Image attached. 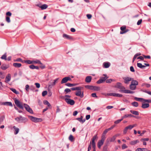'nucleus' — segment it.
<instances>
[{"instance_id": "obj_1", "label": "nucleus", "mask_w": 151, "mask_h": 151, "mask_svg": "<svg viewBox=\"0 0 151 151\" xmlns=\"http://www.w3.org/2000/svg\"><path fill=\"white\" fill-rule=\"evenodd\" d=\"M15 104L16 106L20 109L23 110L24 107L26 110L30 113L32 114L33 113L32 109L27 104H24V106L22 103L20 102L18 100L15 98L14 99Z\"/></svg>"}, {"instance_id": "obj_2", "label": "nucleus", "mask_w": 151, "mask_h": 151, "mask_svg": "<svg viewBox=\"0 0 151 151\" xmlns=\"http://www.w3.org/2000/svg\"><path fill=\"white\" fill-rule=\"evenodd\" d=\"M15 120L19 123H25L28 121L27 118L23 117L21 116H20L19 117H17L15 119Z\"/></svg>"}, {"instance_id": "obj_3", "label": "nucleus", "mask_w": 151, "mask_h": 151, "mask_svg": "<svg viewBox=\"0 0 151 151\" xmlns=\"http://www.w3.org/2000/svg\"><path fill=\"white\" fill-rule=\"evenodd\" d=\"M138 84V82L135 80H133L131 82V84L129 85V88L131 90H132L136 89V86Z\"/></svg>"}, {"instance_id": "obj_4", "label": "nucleus", "mask_w": 151, "mask_h": 151, "mask_svg": "<svg viewBox=\"0 0 151 151\" xmlns=\"http://www.w3.org/2000/svg\"><path fill=\"white\" fill-rule=\"evenodd\" d=\"M29 117L32 122L35 123L41 122L42 121V119L41 118H37L32 116H29Z\"/></svg>"}, {"instance_id": "obj_5", "label": "nucleus", "mask_w": 151, "mask_h": 151, "mask_svg": "<svg viewBox=\"0 0 151 151\" xmlns=\"http://www.w3.org/2000/svg\"><path fill=\"white\" fill-rule=\"evenodd\" d=\"M114 87L120 89L119 90V91L121 92V90H124L125 89V87L122 86V83L120 82H117L116 83V84L115 86H114Z\"/></svg>"}, {"instance_id": "obj_6", "label": "nucleus", "mask_w": 151, "mask_h": 151, "mask_svg": "<svg viewBox=\"0 0 151 151\" xmlns=\"http://www.w3.org/2000/svg\"><path fill=\"white\" fill-rule=\"evenodd\" d=\"M135 126V124L133 125H130L126 127L123 130V134H126L127 132V130H131L132 129L133 127H134Z\"/></svg>"}, {"instance_id": "obj_7", "label": "nucleus", "mask_w": 151, "mask_h": 151, "mask_svg": "<svg viewBox=\"0 0 151 151\" xmlns=\"http://www.w3.org/2000/svg\"><path fill=\"white\" fill-rule=\"evenodd\" d=\"M122 78L124 80V83L126 84H129L130 81H132L133 80H134L133 78L129 77H123Z\"/></svg>"}, {"instance_id": "obj_8", "label": "nucleus", "mask_w": 151, "mask_h": 151, "mask_svg": "<svg viewBox=\"0 0 151 151\" xmlns=\"http://www.w3.org/2000/svg\"><path fill=\"white\" fill-rule=\"evenodd\" d=\"M106 95L108 96H111L119 97H122L123 96V95L122 94L116 93H107Z\"/></svg>"}, {"instance_id": "obj_9", "label": "nucleus", "mask_w": 151, "mask_h": 151, "mask_svg": "<svg viewBox=\"0 0 151 151\" xmlns=\"http://www.w3.org/2000/svg\"><path fill=\"white\" fill-rule=\"evenodd\" d=\"M65 100L68 104H69L71 105H74L75 103V101L70 99L66 98L65 99Z\"/></svg>"}, {"instance_id": "obj_10", "label": "nucleus", "mask_w": 151, "mask_h": 151, "mask_svg": "<svg viewBox=\"0 0 151 151\" xmlns=\"http://www.w3.org/2000/svg\"><path fill=\"white\" fill-rule=\"evenodd\" d=\"M121 31L120 32V34H122L126 33L129 31V29H126V26H123L120 27Z\"/></svg>"}, {"instance_id": "obj_11", "label": "nucleus", "mask_w": 151, "mask_h": 151, "mask_svg": "<svg viewBox=\"0 0 151 151\" xmlns=\"http://www.w3.org/2000/svg\"><path fill=\"white\" fill-rule=\"evenodd\" d=\"M98 138L97 135L96 134L94 136L92 139V141L90 142V143H91L92 146H96V144L95 142V140L96 139H97Z\"/></svg>"}, {"instance_id": "obj_12", "label": "nucleus", "mask_w": 151, "mask_h": 151, "mask_svg": "<svg viewBox=\"0 0 151 151\" xmlns=\"http://www.w3.org/2000/svg\"><path fill=\"white\" fill-rule=\"evenodd\" d=\"M1 105L7 106H9L11 107L13 106L12 103L11 102L7 101L5 102H1Z\"/></svg>"}, {"instance_id": "obj_13", "label": "nucleus", "mask_w": 151, "mask_h": 151, "mask_svg": "<svg viewBox=\"0 0 151 151\" xmlns=\"http://www.w3.org/2000/svg\"><path fill=\"white\" fill-rule=\"evenodd\" d=\"M123 118V119H124V118H126L127 117H132L134 118H138V117H137L136 116L133 115H132L131 114H125L124 116L122 117Z\"/></svg>"}, {"instance_id": "obj_14", "label": "nucleus", "mask_w": 151, "mask_h": 151, "mask_svg": "<svg viewBox=\"0 0 151 151\" xmlns=\"http://www.w3.org/2000/svg\"><path fill=\"white\" fill-rule=\"evenodd\" d=\"M122 93H131L132 94L134 93V92L132 91L131 90L124 89V90H121L120 91Z\"/></svg>"}, {"instance_id": "obj_15", "label": "nucleus", "mask_w": 151, "mask_h": 151, "mask_svg": "<svg viewBox=\"0 0 151 151\" xmlns=\"http://www.w3.org/2000/svg\"><path fill=\"white\" fill-rule=\"evenodd\" d=\"M63 37L69 40H73V37L71 36L67 35L65 34H63Z\"/></svg>"}, {"instance_id": "obj_16", "label": "nucleus", "mask_w": 151, "mask_h": 151, "mask_svg": "<svg viewBox=\"0 0 151 151\" xmlns=\"http://www.w3.org/2000/svg\"><path fill=\"white\" fill-rule=\"evenodd\" d=\"M83 116H81L80 118H77L76 119L81 122V123L83 124L85 121L86 119H83Z\"/></svg>"}, {"instance_id": "obj_17", "label": "nucleus", "mask_w": 151, "mask_h": 151, "mask_svg": "<svg viewBox=\"0 0 151 151\" xmlns=\"http://www.w3.org/2000/svg\"><path fill=\"white\" fill-rule=\"evenodd\" d=\"M139 142V141L138 139L131 141L129 142L130 145H134L136 144L137 143Z\"/></svg>"}, {"instance_id": "obj_18", "label": "nucleus", "mask_w": 151, "mask_h": 151, "mask_svg": "<svg viewBox=\"0 0 151 151\" xmlns=\"http://www.w3.org/2000/svg\"><path fill=\"white\" fill-rule=\"evenodd\" d=\"M91 79L92 77L91 76H87L86 78L85 81L86 83H89L91 82Z\"/></svg>"}, {"instance_id": "obj_19", "label": "nucleus", "mask_w": 151, "mask_h": 151, "mask_svg": "<svg viewBox=\"0 0 151 151\" xmlns=\"http://www.w3.org/2000/svg\"><path fill=\"white\" fill-rule=\"evenodd\" d=\"M43 104L45 105H47V106L49 107L50 109H51L52 108V106L48 102V101L47 100H44L43 101Z\"/></svg>"}, {"instance_id": "obj_20", "label": "nucleus", "mask_w": 151, "mask_h": 151, "mask_svg": "<svg viewBox=\"0 0 151 151\" xmlns=\"http://www.w3.org/2000/svg\"><path fill=\"white\" fill-rule=\"evenodd\" d=\"M13 66L15 68H19L22 66V64L18 63H14L13 64Z\"/></svg>"}, {"instance_id": "obj_21", "label": "nucleus", "mask_w": 151, "mask_h": 151, "mask_svg": "<svg viewBox=\"0 0 151 151\" xmlns=\"http://www.w3.org/2000/svg\"><path fill=\"white\" fill-rule=\"evenodd\" d=\"M149 106V104L148 103H142L141 107L143 109H146L148 108Z\"/></svg>"}, {"instance_id": "obj_22", "label": "nucleus", "mask_w": 151, "mask_h": 151, "mask_svg": "<svg viewBox=\"0 0 151 151\" xmlns=\"http://www.w3.org/2000/svg\"><path fill=\"white\" fill-rule=\"evenodd\" d=\"M110 63L109 62H104L103 64L104 67L105 68H108L110 65Z\"/></svg>"}, {"instance_id": "obj_23", "label": "nucleus", "mask_w": 151, "mask_h": 151, "mask_svg": "<svg viewBox=\"0 0 151 151\" xmlns=\"http://www.w3.org/2000/svg\"><path fill=\"white\" fill-rule=\"evenodd\" d=\"M104 142L101 141V140H100L98 141V142L97 146L98 147L99 149H100L101 148V146L103 145Z\"/></svg>"}, {"instance_id": "obj_24", "label": "nucleus", "mask_w": 151, "mask_h": 151, "mask_svg": "<svg viewBox=\"0 0 151 151\" xmlns=\"http://www.w3.org/2000/svg\"><path fill=\"white\" fill-rule=\"evenodd\" d=\"M9 67L8 65H6L5 64H3L1 66V68L3 70H5L6 69Z\"/></svg>"}, {"instance_id": "obj_25", "label": "nucleus", "mask_w": 151, "mask_h": 151, "mask_svg": "<svg viewBox=\"0 0 151 151\" xmlns=\"http://www.w3.org/2000/svg\"><path fill=\"white\" fill-rule=\"evenodd\" d=\"M11 77L10 76V74H9L6 76L5 78V81L6 82H8L10 81L11 80Z\"/></svg>"}, {"instance_id": "obj_26", "label": "nucleus", "mask_w": 151, "mask_h": 151, "mask_svg": "<svg viewBox=\"0 0 151 151\" xmlns=\"http://www.w3.org/2000/svg\"><path fill=\"white\" fill-rule=\"evenodd\" d=\"M13 128L15 130V132H14V134H17L19 131V129L18 128L16 127L15 126L13 127Z\"/></svg>"}, {"instance_id": "obj_27", "label": "nucleus", "mask_w": 151, "mask_h": 151, "mask_svg": "<svg viewBox=\"0 0 151 151\" xmlns=\"http://www.w3.org/2000/svg\"><path fill=\"white\" fill-rule=\"evenodd\" d=\"M32 64L33 63H37L39 64L40 65H42V63L41 62L38 60H32Z\"/></svg>"}, {"instance_id": "obj_28", "label": "nucleus", "mask_w": 151, "mask_h": 151, "mask_svg": "<svg viewBox=\"0 0 151 151\" xmlns=\"http://www.w3.org/2000/svg\"><path fill=\"white\" fill-rule=\"evenodd\" d=\"M130 111L131 113L134 115H139V113L138 111L130 110Z\"/></svg>"}, {"instance_id": "obj_29", "label": "nucleus", "mask_w": 151, "mask_h": 151, "mask_svg": "<svg viewBox=\"0 0 151 151\" xmlns=\"http://www.w3.org/2000/svg\"><path fill=\"white\" fill-rule=\"evenodd\" d=\"M141 55V54L140 53H136V54H135L134 55L133 58V60H132V62L133 63L134 62L137 56H140Z\"/></svg>"}, {"instance_id": "obj_30", "label": "nucleus", "mask_w": 151, "mask_h": 151, "mask_svg": "<svg viewBox=\"0 0 151 151\" xmlns=\"http://www.w3.org/2000/svg\"><path fill=\"white\" fill-rule=\"evenodd\" d=\"M59 78H56L54 80V82L52 83H51L50 85H49V87L50 86H54L55 84L57 81L59 79Z\"/></svg>"}, {"instance_id": "obj_31", "label": "nucleus", "mask_w": 151, "mask_h": 151, "mask_svg": "<svg viewBox=\"0 0 151 151\" xmlns=\"http://www.w3.org/2000/svg\"><path fill=\"white\" fill-rule=\"evenodd\" d=\"M1 58L3 60H7V55L6 53H5L3 55H2L1 57Z\"/></svg>"}, {"instance_id": "obj_32", "label": "nucleus", "mask_w": 151, "mask_h": 151, "mask_svg": "<svg viewBox=\"0 0 151 151\" xmlns=\"http://www.w3.org/2000/svg\"><path fill=\"white\" fill-rule=\"evenodd\" d=\"M48 7V5L46 4H44L42 5L40 7L42 10L46 9Z\"/></svg>"}, {"instance_id": "obj_33", "label": "nucleus", "mask_w": 151, "mask_h": 151, "mask_svg": "<svg viewBox=\"0 0 151 151\" xmlns=\"http://www.w3.org/2000/svg\"><path fill=\"white\" fill-rule=\"evenodd\" d=\"M104 77H101L100 78L101 80H103V81H105L108 78V77H107L106 74H104Z\"/></svg>"}, {"instance_id": "obj_34", "label": "nucleus", "mask_w": 151, "mask_h": 151, "mask_svg": "<svg viewBox=\"0 0 151 151\" xmlns=\"http://www.w3.org/2000/svg\"><path fill=\"white\" fill-rule=\"evenodd\" d=\"M10 90L12 91L14 93H15L16 94H19V92L17 91H16V90L13 88H10Z\"/></svg>"}, {"instance_id": "obj_35", "label": "nucleus", "mask_w": 151, "mask_h": 151, "mask_svg": "<svg viewBox=\"0 0 151 151\" xmlns=\"http://www.w3.org/2000/svg\"><path fill=\"white\" fill-rule=\"evenodd\" d=\"M93 86L91 85H86L85 86V87L89 89L93 90Z\"/></svg>"}, {"instance_id": "obj_36", "label": "nucleus", "mask_w": 151, "mask_h": 151, "mask_svg": "<svg viewBox=\"0 0 151 151\" xmlns=\"http://www.w3.org/2000/svg\"><path fill=\"white\" fill-rule=\"evenodd\" d=\"M131 104L133 106L135 107H137L138 106V102L136 101H134L132 102L131 103Z\"/></svg>"}, {"instance_id": "obj_37", "label": "nucleus", "mask_w": 151, "mask_h": 151, "mask_svg": "<svg viewBox=\"0 0 151 151\" xmlns=\"http://www.w3.org/2000/svg\"><path fill=\"white\" fill-rule=\"evenodd\" d=\"M68 82L67 78L66 77L63 78L61 81V83L62 84L64 83H66Z\"/></svg>"}, {"instance_id": "obj_38", "label": "nucleus", "mask_w": 151, "mask_h": 151, "mask_svg": "<svg viewBox=\"0 0 151 151\" xmlns=\"http://www.w3.org/2000/svg\"><path fill=\"white\" fill-rule=\"evenodd\" d=\"M24 63H25L29 64H32V60H24Z\"/></svg>"}, {"instance_id": "obj_39", "label": "nucleus", "mask_w": 151, "mask_h": 151, "mask_svg": "<svg viewBox=\"0 0 151 151\" xmlns=\"http://www.w3.org/2000/svg\"><path fill=\"white\" fill-rule=\"evenodd\" d=\"M81 91H78L75 93V95L77 96H80L81 97Z\"/></svg>"}, {"instance_id": "obj_40", "label": "nucleus", "mask_w": 151, "mask_h": 151, "mask_svg": "<svg viewBox=\"0 0 151 151\" xmlns=\"http://www.w3.org/2000/svg\"><path fill=\"white\" fill-rule=\"evenodd\" d=\"M100 89V88L99 86H94L93 88V90L95 91H98Z\"/></svg>"}, {"instance_id": "obj_41", "label": "nucleus", "mask_w": 151, "mask_h": 151, "mask_svg": "<svg viewBox=\"0 0 151 151\" xmlns=\"http://www.w3.org/2000/svg\"><path fill=\"white\" fill-rule=\"evenodd\" d=\"M69 139L71 142H73L74 141V139L73 136L70 134L69 137Z\"/></svg>"}, {"instance_id": "obj_42", "label": "nucleus", "mask_w": 151, "mask_h": 151, "mask_svg": "<svg viewBox=\"0 0 151 151\" xmlns=\"http://www.w3.org/2000/svg\"><path fill=\"white\" fill-rule=\"evenodd\" d=\"M137 101H141V102H143L144 99L142 98H137V97H135L134 98Z\"/></svg>"}, {"instance_id": "obj_43", "label": "nucleus", "mask_w": 151, "mask_h": 151, "mask_svg": "<svg viewBox=\"0 0 151 151\" xmlns=\"http://www.w3.org/2000/svg\"><path fill=\"white\" fill-rule=\"evenodd\" d=\"M65 85L68 87H71L72 86H75L76 84H72L70 83H67L65 84Z\"/></svg>"}, {"instance_id": "obj_44", "label": "nucleus", "mask_w": 151, "mask_h": 151, "mask_svg": "<svg viewBox=\"0 0 151 151\" xmlns=\"http://www.w3.org/2000/svg\"><path fill=\"white\" fill-rule=\"evenodd\" d=\"M14 61H15V62H20L24 63V60H22L20 58H18L16 60H14Z\"/></svg>"}, {"instance_id": "obj_45", "label": "nucleus", "mask_w": 151, "mask_h": 151, "mask_svg": "<svg viewBox=\"0 0 151 151\" xmlns=\"http://www.w3.org/2000/svg\"><path fill=\"white\" fill-rule=\"evenodd\" d=\"M123 119L122 117L121 119H118V120H117L115 121L114 122V123L115 124H117L119 123Z\"/></svg>"}, {"instance_id": "obj_46", "label": "nucleus", "mask_w": 151, "mask_h": 151, "mask_svg": "<svg viewBox=\"0 0 151 151\" xmlns=\"http://www.w3.org/2000/svg\"><path fill=\"white\" fill-rule=\"evenodd\" d=\"M116 138L114 136H113L112 137L110 138V142H114L115 141V139Z\"/></svg>"}, {"instance_id": "obj_47", "label": "nucleus", "mask_w": 151, "mask_h": 151, "mask_svg": "<svg viewBox=\"0 0 151 151\" xmlns=\"http://www.w3.org/2000/svg\"><path fill=\"white\" fill-rule=\"evenodd\" d=\"M105 138H106L105 135L102 134V135L101 137V140L104 142V141L105 140Z\"/></svg>"}, {"instance_id": "obj_48", "label": "nucleus", "mask_w": 151, "mask_h": 151, "mask_svg": "<svg viewBox=\"0 0 151 151\" xmlns=\"http://www.w3.org/2000/svg\"><path fill=\"white\" fill-rule=\"evenodd\" d=\"M6 20L7 22L9 23L10 22V18L9 17L6 16Z\"/></svg>"}, {"instance_id": "obj_49", "label": "nucleus", "mask_w": 151, "mask_h": 151, "mask_svg": "<svg viewBox=\"0 0 151 151\" xmlns=\"http://www.w3.org/2000/svg\"><path fill=\"white\" fill-rule=\"evenodd\" d=\"M106 80V82L107 83H111V82L114 81V80L111 79H109Z\"/></svg>"}, {"instance_id": "obj_50", "label": "nucleus", "mask_w": 151, "mask_h": 151, "mask_svg": "<svg viewBox=\"0 0 151 151\" xmlns=\"http://www.w3.org/2000/svg\"><path fill=\"white\" fill-rule=\"evenodd\" d=\"M127 146L125 144H123L122 146V150H124L126 148H127Z\"/></svg>"}, {"instance_id": "obj_51", "label": "nucleus", "mask_w": 151, "mask_h": 151, "mask_svg": "<svg viewBox=\"0 0 151 151\" xmlns=\"http://www.w3.org/2000/svg\"><path fill=\"white\" fill-rule=\"evenodd\" d=\"M71 91V90L69 88H66L64 92H65L66 94L68 93V92Z\"/></svg>"}, {"instance_id": "obj_52", "label": "nucleus", "mask_w": 151, "mask_h": 151, "mask_svg": "<svg viewBox=\"0 0 151 151\" xmlns=\"http://www.w3.org/2000/svg\"><path fill=\"white\" fill-rule=\"evenodd\" d=\"M47 91H44L42 92V95L43 96H44L47 94Z\"/></svg>"}, {"instance_id": "obj_53", "label": "nucleus", "mask_w": 151, "mask_h": 151, "mask_svg": "<svg viewBox=\"0 0 151 151\" xmlns=\"http://www.w3.org/2000/svg\"><path fill=\"white\" fill-rule=\"evenodd\" d=\"M12 13L10 12H7L6 13V16L9 17L11 16H12Z\"/></svg>"}, {"instance_id": "obj_54", "label": "nucleus", "mask_w": 151, "mask_h": 151, "mask_svg": "<svg viewBox=\"0 0 151 151\" xmlns=\"http://www.w3.org/2000/svg\"><path fill=\"white\" fill-rule=\"evenodd\" d=\"M83 89V87H82L79 86L76 87V90L81 91V89Z\"/></svg>"}, {"instance_id": "obj_55", "label": "nucleus", "mask_w": 151, "mask_h": 151, "mask_svg": "<svg viewBox=\"0 0 151 151\" xmlns=\"http://www.w3.org/2000/svg\"><path fill=\"white\" fill-rule=\"evenodd\" d=\"M29 68L32 69H35V66L34 65H31L29 66Z\"/></svg>"}, {"instance_id": "obj_56", "label": "nucleus", "mask_w": 151, "mask_h": 151, "mask_svg": "<svg viewBox=\"0 0 151 151\" xmlns=\"http://www.w3.org/2000/svg\"><path fill=\"white\" fill-rule=\"evenodd\" d=\"M104 81H103V80H101V79H100L96 83L97 84H100L103 83Z\"/></svg>"}, {"instance_id": "obj_57", "label": "nucleus", "mask_w": 151, "mask_h": 151, "mask_svg": "<svg viewBox=\"0 0 151 151\" xmlns=\"http://www.w3.org/2000/svg\"><path fill=\"white\" fill-rule=\"evenodd\" d=\"M130 71L133 72H135V70H134V68L133 66H131L130 68Z\"/></svg>"}, {"instance_id": "obj_58", "label": "nucleus", "mask_w": 151, "mask_h": 151, "mask_svg": "<svg viewBox=\"0 0 151 151\" xmlns=\"http://www.w3.org/2000/svg\"><path fill=\"white\" fill-rule=\"evenodd\" d=\"M142 19H139V20L137 23V24L138 25H139L140 24L142 23Z\"/></svg>"}, {"instance_id": "obj_59", "label": "nucleus", "mask_w": 151, "mask_h": 151, "mask_svg": "<svg viewBox=\"0 0 151 151\" xmlns=\"http://www.w3.org/2000/svg\"><path fill=\"white\" fill-rule=\"evenodd\" d=\"M107 145H105L104 146L102 151H107Z\"/></svg>"}, {"instance_id": "obj_60", "label": "nucleus", "mask_w": 151, "mask_h": 151, "mask_svg": "<svg viewBox=\"0 0 151 151\" xmlns=\"http://www.w3.org/2000/svg\"><path fill=\"white\" fill-rule=\"evenodd\" d=\"M142 149H146V148H138L135 151H142Z\"/></svg>"}, {"instance_id": "obj_61", "label": "nucleus", "mask_w": 151, "mask_h": 151, "mask_svg": "<svg viewBox=\"0 0 151 151\" xmlns=\"http://www.w3.org/2000/svg\"><path fill=\"white\" fill-rule=\"evenodd\" d=\"M91 96L92 97L94 98H97L98 96H96V94L95 93H92L91 94Z\"/></svg>"}, {"instance_id": "obj_62", "label": "nucleus", "mask_w": 151, "mask_h": 151, "mask_svg": "<svg viewBox=\"0 0 151 151\" xmlns=\"http://www.w3.org/2000/svg\"><path fill=\"white\" fill-rule=\"evenodd\" d=\"M142 64L141 63H137V65L138 67L140 68H142Z\"/></svg>"}, {"instance_id": "obj_63", "label": "nucleus", "mask_w": 151, "mask_h": 151, "mask_svg": "<svg viewBox=\"0 0 151 151\" xmlns=\"http://www.w3.org/2000/svg\"><path fill=\"white\" fill-rule=\"evenodd\" d=\"M35 85L36 86L37 88H39L40 87V83H35Z\"/></svg>"}, {"instance_id": "obj_64", "label": "nucleus", "mask_w": 151, "mask_h": 151, "mask_svg": "<svg viewBox=\"0 0 151 151\" xmlns=\"http://www.w3.org/2000/svg\"><path fill=\"white\" fill-rule=\"evenodd\" d=\"M29 86L28 85H26L25 86V89L27 91H29Z\"/></svg>"}]
</instances>
